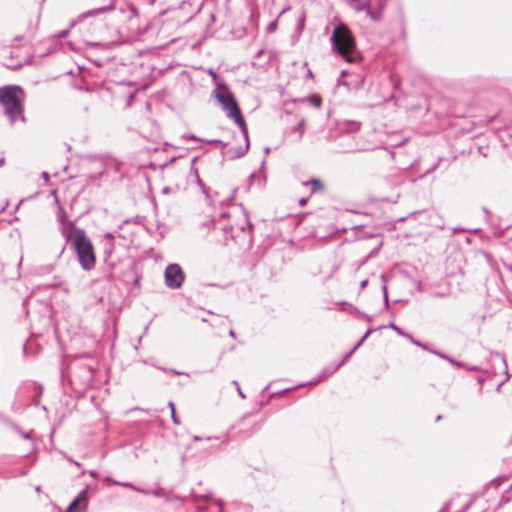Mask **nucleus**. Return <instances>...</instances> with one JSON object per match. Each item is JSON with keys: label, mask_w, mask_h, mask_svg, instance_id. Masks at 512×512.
Instances as JSON below:
<instances>
[{"label": "nucleus", "mask_w": 512, "mask_h": 512, "mask_svg": "<svg viewBox=\"0 0 512 512\" xmlns=\"http://www.w3.org/2000/svg\"><path fill=\"white\" fill-rule=\"evenodd\" d=\"M95 365L86 363L82 358L74 359L67 368H61L62 382L67 381L71 388L78 393L86 391L93 386Z\"/></svg>", "instance_id": "obj_1"}, {"label": "nucleus", "mask_w": 512, "mask_h": 512, "mask_svg": "<svg viewBox=\"0 0 512 512\" xmlns=\"http://www.w3.org/2000/svg\"><path fill=\"white\" fill-rule=\"evenodd\" d=\"M330 41L332 50L345 61L356 63L361 59L360 53L356 48L355 39L346 25H336L330 37Z\"/></svg>", "instance_id": "obj_2"}, {"label": "nucleus", "mask_w": 512, "mask_h": 512, "mask_svg": "<svg viewBox=\"0 0 512 512\" xmlns=\"http://www.w3.org/2000/svg\"><path fill=\"white\" fill-rule=\"evenodd\" d=\"M24 91L20 86L7 85L0 88V104L4 107L5 115L13 125L18 119L25 122L23 114Z\"/></svg>", "instance_id": "obj_3"}, {"label": "nucleus", "mask_w": 512, "mask_h": 512, "mask_svg": "<svg viewBox=\"0 0 512 512\" xmlns=\"http://www.w3.org/2000/svg\"><path fill=\"white\" fill-rule=\"evenodd\" d=\"M71 240L73 249L77 255L78 262L83 270L90 271L95 267L96 257L91 240L81 228H74L73 235H67Z\"/></svg>", "instance_id": "obj_4"}, {"label": "nucleus", "mask_w": 512, "mask_h": 512, "mask_svg": "<svg viewBox=\"0 0 512 512\" xmlns=\"http://www.w3.org/2000/svg\"><path fill=\"white\" fill-rule=\"evenodd\" d=\"M215 98L221 104L222 109L226 112L227 117L234 120L239 126L241 132L246 134V123L242 116L239 105L226 84H218L213 91Z\"/></svg>", "instance_id": "obj_5"}, {"label": "nucleus", "mask_w": 512, "mask_h": 512, "mask_svg": "<svg viewBox=\"0 0 512 512\" xmlns=\"http://www.w3.org/2000/svg\"><path fill=\"white\" fill-rule=\"evenodd\" d=\"M185 281V274L179 264H169L164 272L165 285L170 289H179Z\"/></svg>", "instance_id": "obj_6"}, {"label": "nucleus", "mask_w": 512, "mask_h": 512, "mask_svg": "<svg viewBox=\"0 0 512 512\" xmlns=\"http://www.w3.org/2000/svg\"><path fill=\"white\" fill-rule=\"evenodd\" d=\"M224 232H228V231H231V238L232 239H237L240 237V234L239 233H242L244 235L243 237V241L244 240H247L248 243H251L252 242V230H253V225L252 223L246 219L245 220V223L244 224H241V225H236V226H224L221 228Z\"/></svg>", "instance_id": "obj_7"}, {"label": "nucleus", "mask_w": 512, "mask_h": 512, "mask_svg": "<svg viewBox=\"0 0 512 512\" xmlns=\"http://www.w3.org/2000/svg\"><path fill=\"white\" fill-rule=\"evenodd\" d=\"M88 487L81 490L75 499L70 503L66 512H80L86 510L88 498H87Z\"/></svg>", "instance_id": "obj_8"}, {"label": "nucleus", "mask_w": 512, "mask_h": 512, "mask_svg": "<svg viewBox=\"0 0 512 512\" xmlns=\"http://www.w3.org/2000/svg\"><path fill=\"white\" fill-rule=\"evenodd\" d=\"M242 136H243V139L245 142L244 146L231 147V148L227 149V151L225 152L226 156L229 159L240 158V157L244 156L246 154V152L248 151L250 143H249L247 128H246V134L244 132H242Z\"/></svg>", "instance_id": "obj_9"}, {"label": "nucleus", "mask_w": 512, "mask_h": 512, "mask_svg": "<svg viewBox=\"0 0 512 512\" xmlns=\"http://www.w3.org/2000/svg\"><path fill=\"white\" fill-rule=\"evenodd\" d=\"M114 8H115L114 0H108L107 3L104 4L101 7L95 8V9H91V10H88V11L84 12L81 15V18L97 16V15H100L102 13H105V12H108V11H112V10H114Z\"/></svg>", "instance_id": "obj_10"}, {"label": "nucleus", "mask_w": 512, "mask_h": 512, "mask_svg": "<svg viewBox=\"0 0 512 512\" xmlns=\"http://www.w3.org/2000/svg\"><path fill=\"white\" fill-rule=\"evenodd\" d=\"M341 366H342V363L330 364V365L326 366L321 371L320 375L317 378H315L312 381H310V383L311 384H317V383L325 380L329 376L333 375Z\"/></svg>", "instance_id": "obj_11"}, {"label": "nucleus", "mask_w": 512, "mask_h": 512, "mask_svg": "<svg viewBox=\"0 0 512 512\" xmlns=\"http://www.w3.org/2000/svg\"><path fill=\"white\" fill-rule=\"evenodd\" d=\"M57 219L62 224L63 234L65 235V237L69 235L67 233V229H71L74 232V228L76 227L74 226L73 222L68 221L66 219V212L60 205L58 209Z\"/></svg>", "instance_id": "obj_12"}, {"label": "nucleus", "mask_w": 512, "mask_h": 512, "mask_svg": "<svg viewBox=\"0 0 512 512\" xmlns=\"http://www.w3.org/2000/svg\"><path fill=\"white\" fill-rule=\"evenodd\" d=\"M303 185L310 187L311 194H314V193H317V192H320V191L324 190V186H323L322 182L319 179H316V178H312L309 181L303 182Z\"/></svg>", "instance_id": "obj_13"}, {"label": "nucleus", "mask_w": 512, "mask_h": 512, "mask_svg": "<svg viewBox=\"0 0 512 512\" xmlns=\"http://www.w3.org/2000/svg\"><path fill=\"white\" fill-rule=\"evenodd\" d=\"M9 427L14 431L16 432L18 435H20L23 439L25 440H30L31 439V434H32V430L31 431H23L21 429V427L19 425H17L16 423L14 422H10L9 423Z\"/></svg>", "instance_id": "obj_14"}, {"label": "nucleus", "mask_w": 512, "mask_h": 512, "mask_svg": "<svg viewBox=\"0 0 512 512\" xmlns=\"http://www.w3.org/2000/svg\"><path fill=\"white\" fill-rule=\"evenodd\" d=\"M370 0H350L351 6L357 10H365L369 6Z\"/></svg>", "instance_id": "obj_15"}, {"label": "nucleus", "mask_w": 512, "mask_h": 512, "mask_svg": "<svg viewBox=\"0 0 512 512\" xmlns=\"http://www.w3.org/2000/svg\"><path fill=\"white\" fill-rule=\"evenodd\" d=\"M292 132L298 133V140H300L305 132V119L299 120L298 124L292 129Z\"/></svg>", "instance_id": "obj_16"}, {"label": "nucleus", "mask_w": 512, "mask_h": 512, "mask_svg": "<svg viewBox=\"0 0 512 512\" xmlns=\"http://www.w3.org/2000/svg\"><path fill=\"white\" fill-rule=\"evenodd\" d=\"M380 279L383 283L382 291H383V297H384V303L387 306L388 305V289H387V277L385 274H381Z\"/></svg>", "instance_id": "obj_17"}, {"label": "nucleus", "mask_w": 512, "mask_h": 512, "mask_svg": "<svg viewBox=\"0 0 512 512\" xmlns=\"http://www.w3.org/2000/svg\"><path fill=\"white\" fill-rule=\"evenodd\" d=\"M113 484L114 485H119V486H122V487H126V488H131L137 492H141V493H148L147 491H144L138 487H136L135 485H133L132 483L130 482H119V481H113Z\"/></svg>", "instance_id": "obj_18"}, {"label": "nucleus", "mask_w": 512, "mask_h": 512, "mask_svg": "<svg viewBox=\"0 0 512 512\" xmlns=\"http://www.w3.org/2000/svg\"><path fill=\"white\" fill-rule=\"evenodd\" d=\"M373 332V329H368L366 331V333L364 334V336L358 341L356 342L355 346L352 348V350L355 352L362 344L363 342L366 340V338Z\"/></svg>", "instance_id": "obj_19"}, {"label": "nucleus", "mask_w": 512, "mask_h": 512, "mask_svg": "<svg viewBox=\"0 0 512 512\" xmlns=\"http://www.w3.org/2000/svg\"><path fill=\"white\" fill-rule=\"evenodd\" d=\"M405 337L411 342L413 343L415 346L417 347H421L422 349H425V350H428L427 346L421 342H419L418 340L414 339L412 335L410 334H407L405 335Z\"/></svg>", "instance_id": "obj_20"}, {"label": "nucleus", "mask_w": 512, "mask_h": 512, "mask_svg": "<svg viewBox=\"0 0 512 512\" xmlns=\"http://www.w3.org/2000/svg\"><path fill=\"white\" fill-rule=\"evenodd\" d=\"M367 12V15L370 16V18L374 21H378L380 19V12L379 11H373L369 8V6L365 9Z\"/></svg>", "instance_id": "obj_21"}, {"label": "nucleus", "mask_w": 512, "mask_h": 512, "mask_svg": "<svg viewBox=\"0 0 512 512\" xmlns=\"http://www.w3.org/2000/svg\"><path fill=\"white\" fill-rule=\"evenodd\" d=\"M388 327L396 331L399 335L404 336L407 335L402 329H400L398 326H396L393 322H390L388 324Z\"/></svg>", "instance_id": "obj_22"}, {"label": "nucleus", "mask_w": 512, "mask_h": 512, "mask_svg": "<svg viewBox=\"0 0 512 512\" xmlns=\"http://www.w3.org/2000/svg\"><path fill=\"white\" fill-rule=\"evenodd\" d=\"M32 386H33V389H34L35 391H37V393H38V397H40V395H41V393H42V387H41L40 385L35 384V383H34V384H32ZM34 404H35V405H38V404H39V398H37V399L35 400Z\"/></svg>", "instance_id": "obj_23"}, {"label": "nucleus", "mask_w": 512, "mask_h": 512, "mask_svg": "<svg viewBox=\"0 0 512 512\" xmlns=\"http://www.w3.org/2000/svg\"><path fill=\"white\" fill-rule=\"evenodd\" d=\"M277 29V21H272L268 26H267V32L268 33H273L275 32Z\"/></svg>", "instance_id": "obj_24"}, {"label": "nucleus", "mask_w": 512, "mask_h": 512, "mask_svg": "<svg viewBox=\"0 0 512 512\" xmlns=\"http://www.w3.org/2000/svg\"><path fill=\"white\" fill-rule=\"evenodd\" d=\"M429 351H430L431 353H433V354H435V355L439 356L440 358H443V359H445V360H447V361H448V360H450V357H449L448 355H446V354L442 353V352H439V351H436V350H429Z\"/></svg>", "instance_id": "obj_25"}, {"label": "nucleus", "mask_w": 512, "mask_h": 512, "mask_svg": "<svg viewBox=\"0 0 512 512\" xmlns=\"http://www.w3.org/2000/svg\"><path fill=\"white\" fill-rule=\"evenodd\" d=\"M310 103L315 106V107H320L321 105V100L319 98H316V97H310Z\"/></svg>", "instance_id": "obj_26"}, {"label": "nucleus", "mask_w": 512, "mask_h": 512, "mask_svg": "<svg viewBox=\"0 0 512 512\" xmlns=\"http://www.w3.org/2000/svg\"><path fill=\"white\" fill-rule=\"evenodd\" d=\"M171 419H172V421H173V423L175 425H179L180 424V420H179V418L176 415V410H172V412H171Z\"/></svg>", "instance_id": "obj_27"}, {"label": "nucleus", "mask_w": 512, "mask_h": 512, "mask_svg": "<svg viewBox=\"0 0 512 512\" xmlns=\"http://www.w3.org/2000/svg\"><path fill=\"white\" fill-rule=\"evenodd\" d=\"M448 362H450L452 365H454L457 368L464 367V364L462 362L456 361L452 358H450V360H448Z\"/></svg>", "instance_id": "obj_28"}, {"label": "nucleus", "mask_w": 512, "mask_h": 512, "mask_svg": "<svg viewBox=\"0 0 512 512\" xmlns=\"http://www.w3.org/2000/svg\"><path fill=\"white\" fill-rule=\"evenodd\" d=\"M353 353H354V351H353V350H351L350 352H348L347 354H345V355H344V357H343V359L341 360V362H340V363H342V365H343L344 363H346V362L349 360V358L352 356V354H353Z\"/></svg>", "instance_id": "obj_29"}, {"label": "nucleus", "mask_w": 512, "mask_h": 512, "mask_svg": "<svg viewBox=\"0 0 512 512\" xmlns=\"http://www.w3.org/2000/svg\"><path fill=\"white\" fill-rule=\"evenodd\" d=\"M208 143H211V144H220V145H222L223 147H226V146H227V143H224L222 140H218V139L210 140V141H208Z\"/></svg>", "instance_id": "obj_30"}, {"label": "nucleus", "mask_w": 512, "mask_h": 512, "mask_svg": "<svg viewBox=\"0 0 512 512\" xmlns=\"http://www.w3.org/2000/svg\"><path fill=\"white\" fill-rule=\"evenodd\" d=\"M195 176H196V179H197V183H198V185H199L200 187H202V188H203V192H204V193H206V192H205V190H204V184H203L202 180L200 179V177H199V175H198V173H197V171H196V170H195Z\"/></svg>", "instance_id": "obj_31"}, {"label": "nucleus", "mask_w": 512, "mask_h": 512, "mask_svg": "<svg viewBox=\"0 0 512 512\" xmlns=\"http://www.w3.org/2000/svg\"><path fill=\"white\" fill-rule=\"evenodd\" d=\"M129 10L131 13V17H136L138 15V11L134 6H130Z\"/></svg>", "instance_id": "obj_32"}, {"label": "nucleus", "mask_w": 512, "mask_h": 512, "mask_svg": "<svg viewBox=\"0 0 512 512\" xmlns=\"http://www.w3.org/2000/svg\"><path fill=\"white\" fill-rule=\"evenodd\" d=\"M304 22H305V15L303 14L302 17L299 19L298 27L302 29L304 27Z\"/></svg>", "instance_id": "obj_33"}, {"label": "nucleus", "mask_w": 512, "mask_h": 512, "mask_svg": "<svg viewBox=\"0 0 512 512\" xmlns=\"http://www.w3.org/2000/svg\"><path fill=\"white\" fill-rule=\"evenodd\" d=\"M216 504L219 507V512H224V510H223V501L222 500H216Z\"/></svg>", "instance_id": "obj_34"}, {"label": "nucleus", "mask_w": 512, "mask_h": 512, "mask_svg": "<svg viewBox=\"0 0 512 512\" xmlns=\"http://www.w3.org/2000/svg\"><path fill=\"white\" fill-rule=\"evenodd\" d=\"M368 284V280L367 279H364L363 281H361L360 283V289L363 290Z\"/></svg>", "instance_id": "obj_35"}, {"label": "nucleus", "mask_w": 512, "mask_h": 512, "mask_svg": "<svg viewBox=\"0 0 512 512\" xmlns=\"http://www.w3.org/2000/svg\"><path fill=\"white\" fill-rule=\"evenodd\" d=\"M42 178L44 179L45 182H48L49 181V174L47 172H42Z\"/></svg>", "instance_id": "obj_36"}, {"label": "nucleus", "mask_w": 512, "mask_h": 512, "mask_svg": "<svg viewBox=\"0 0 512 512\" xmlns=\"http://www.w3.org/2000/svg\"><path fill=\"white\" fill-rule=\"evenodd\" d=\"M306 203H307V198H301V199L299 200V205H300L301 207L305 206V205H306Z\"/></svg>", "instance_id": "obj_37"}, {"label": "nucleus", "mask_w": 512, "mask_h": 512, "mask_svg": "<svg viewBox=\"0 0 512 512\" xmlns=\"http://www.w3.org/2000/svg\"><path fill=\"white\" fill-rule=\"evenodd\" d=\"M168 407H169V409H170L171 411H172V410H176V409H175V404H174V402H172V401H169V402H168Z\"/></svg>", "instance_id": "obj_38"}, {"label": "nucleus", "mask_w": 512, "mask_h": 512, "mask_svg": "<svg viewBox=\"0 0 512 512\" xmlns=\"http://www.w3.org/2000/svg\"><path fill=\"white\" fill-rule=\"evenodd\" d=\"M237 391L241 398H243V399L246 398L245 394L242 392L240 387L237 388Z\"/></svg>", "instance_id": "obj_39"}, {"label": "nucleus", "mask_w": 512, "mask_h": 512, "mask_svg": "<svg viewBox=\"0 0 512 512\" xmlns=\"http://www.w3.org/2000/svg\"><path fill=\"white\" fill-rule=\"evenodd\" d=\"M88 473L90 476H92L94 478L97 477V475H98L97 471H95V470H90Z\"/></svg>", "instance_id": "obj_40"}, {"label": "nucleus", "mask_w": 512, "mask_h": 512, "mask_svg": "<svg viewBox=\"0 0 512 512\" xmlns=\"http://www.w3.org/2000/svg\"><path fill=\"white\" fill-rule=\"evenodd\" d=\"M104 481H105L106 483H108V484H113V481H115V480H114V479H112L111 477H106V478L104 479Z\"/></svg>", "instance_id": "obj_41"}, {"label": "nucleus", "mask_w": 512, "mask_h": 512, "mask_svg": "<svg viewBox=\"0 0 512 512\" xmlns=\"http://www.w3.org/2000/svg\"><path fill=\"white\" fill-rule=\"evenodd\" d=\"M170 372L175 374V375H183L184 374L183 372L177 371L175 369H171Z\"/></svg>", "instance_id": "obj_42"}, {"label": "nucleus", "mask_w": 512, "mask_h": 512, "mask_svg": "<svg viewBox=\"0 0 512 512\" xmlns=\"http://www.w3.org/2000/svg\"><path fill=\"white\" fill-rule=\"evenodd\" d=\"M105 238L109 239V240H112L114 238L113 234L112 233H107L105 235Z\"/></svg>", "instance_id": "obj_43"}, {"label": "nucleus", "mask_w": 512, "mask_h": 512, "mask_svg": "<svg viewBox=\"0 0 512 512\" xmlns=\"http://www.w3.org/2000/svg\"><path fill=\"white\" fill-rule=\"evenodd\" d=\"M499 483V480L498 479H495L491 482V485H494L495 487L498 485Z\"/></svg>", "instance_id": "obj_44"}, {"label": "nucleus", "mask_w": 512, "mask_h": 512, "mask_svg": "<svg viewBox=\"0 0 512 512\" xmlns=\"http://www.w3.org/2000/svg\"><path fill=\"white\" fill-rule=\"evenodd\" d=\"M227 216H228V213H227V212H223V213H221V214H220V218H221V219H222V218H225V217H227Z\"/></svg>", "instance_id": "obj_45"}, {"label": "nucleus", "mask_w": 512, "mask_h": 512, "mask_svg": "<svg viewBox=\"0 0 512 512\" xmlns=\"http://www.w3.org/2000/svg\"><path fill=\"white\" fill-rule=\"evenodd\" d=\"M232 384H233L234 386H236V389H237L238 387H240V386H239L238 381H236V380L232 381Z\"/></svg>", "instance_id": "obj_46"}, {"label": "nucleus", "mask_w": 512, "mask_h": 512, "mask_svg": "<svg viewBox=\"0 0 512 512\" xmlns=\"http://www.w3.org/2000/svg\"><path fill=\"white\" fill-rule=\"evenodd\" d=\"M5 163V159L4 158H0V167H2Z\"/></svg>", "instance_id": "obj_47"}, {"label": "nucleus", "mask_w": 512, "mask_h": 512, "mask_svg": "<svg viewBox=\"0 0 512 512\" xmlns=\"http://www.w3.org/2000/svg\"><path fill=\"white\" fill-rule=\"evenodd\" d=\"M229 335H230L231 337L235 338V332H234L233 330H230V331H229Z\"/></svg>", "instance_id": "obj_48"}, {"label": "nucleus", "mask_w": 512, "mask_h": 512, "mask_svg": "<svg viewBox=\"0 0 512 512\" xmlns=\"http://www.w3.org/2000/svg\"><path fill=\"white\" fill-rule=\"evenodd\" d=\"M87 44H88L89 46H93V47L98 45V43H94V42H89V43H87Z\"/></svg>", "instance_id": "obj_49"}, {"label": "nucleus", "mask_w": 512, "mask_h": 512, "mask_svg": "<svg viewBox=\"0 0 512 512\" xmlns=\"http://www.w3.org/2000/svg\"><path fill=\"white\" fill-rule=\"evenodd\" d=\"M210 75L215 79L216 78V73H214L212 70H210Z\"/></svg>", "instance_id": "obj_50"}, {"label": "nucleus", "mask_w": 512, "mask_h": 512, "mask_svg": "<svg viewBox=\"0 0 512 512\" xmlns=\"http://www.w3.org/2000/svg\"><path fill=\"white\" fill-rule=\"evenodd\" d=\"M193 439H194V441H200L202 438H201V437H199V436H194V438H193Z\"/></svg>", "instance_id": "obj_51"}, {"label": "nucleus", "mask_w": 512, "mask_h": 512, "mask_svg": "<svg viewBox=\"0 0 512 512\" xmlns=\"http://www.w3.org/2000/svg\"><path fill=\"white\" fill-rule=\"evenodd\" d=\"M67 34H68V31H63V32L61 33V37H65Z\"/></svg>", "instance_id": "obj_52"}, {"label": "nucleus", "mask_w": 512, "mask_h": 512, "mask_svg": "<svg viewBox=\"0 0 512 512\" xmlns=\"http://www.w3.org/2000/svg\"><path fill=\"white\" fill-rule=\"evenodd\" d=\"M290 390H291V388L284 389V390H282V391L280 392V394L285 393V392L290 391Z\"/></svg>", "instance_id": "obj_53"}, {"label": "nucleus", "mask_w": 512, "mask_h": 512, "mask_svg": "<svg viewBox=\"0 0 512 512\" xmlns=\"http://www.w3.org/2000/svg\"><path fill=\"white\" fill-rule=\"evenodd\" d=\"M70 461H72L76 466H80V463L77 462V461H73L72 459H70Z\"/></svg>", "instance_id": "obj_54"}, {"label": "nucleus", "mask_w": 512, "mask_h": 512, "mask_svg": "<svg viewBox=\"0 0 512 512\" xmlns=\"http://www.w3.org/2000/svg\"><path fill=\"white\" fill-rule=\"evenodd\" d=\"M210 496H211L210 494H206V495L203 496V498L207 500V499L210 498Z\"/></svg>", "instance_id": "obj_55"}, {"label": "nucleus", "mask_w": 512, "mask_h": 512, "mask_svg": "<svg viewBox=\"0 0 512 512\" xmlns=\"http://www.w3.org/2000/svg\"><path fill=\"white\" fill-rule=\"evenodd\" d=\"M269 151H270V148H269V147H266V148L264 149V152H265L266 154H267V153H269Z\"/></svg>", "instance_id": "obj_56"}, {"label": "nucleus", "mask_w": 512, "mask_h": 512, "mask_svg": "<svg viewBox=\"0 0 512 512\" xmlns=\"http://www.w3.org/2000/svg\"><path fill=\"white\" fill-rule=\"evenodd\" d=\"M168 192H169V188L166 187L163 189V193H168Z\"/></svg>", "instance_id": "obj_57"}, {"label": "nucleus", "mask_w": 512, "mask_h": 512, "mask_svg": "<svg viewBox=\"0 0 512 512\" xmlns=\"http://www.w3.org/2000/svg\"><path fill=\"white\" fill-rule=\"evenodd\" d=\"M441 418H442V416H441V415H438V416L436 417V421L441 420Z\"/></svg>", "instance_id": "obj_58"}, {"label": "nucleus", "mask_w": 512, "mask_h": 512, "mask_svg": "<svg viewBox=\"0 0 512 512\" xmlns=\"http://www.w3.org/2000/svg\"><path fill=\"white\" fill-rule=\"evenodd\" d=\"M35 490H36V492H40V490H41L40 486H37V487L35 488Z\"/></svg>", "instance_id": "obj_59"}, {"label": "nucleus", "mask_w": 512, "mask_h": 512, "mask_svg": "<svg viewBox=\"0 0 512 512\" xmlns=\"http://www.w3.org/2000/svg\"><path fill=\"white\" fill-rule=\"evenodd\" d=\"M434 295L435 296H441L442 294L441 293H435Z\"/></svg>", "instance_id": "obj_60"}]
</instances>
